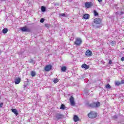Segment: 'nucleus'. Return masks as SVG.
I'll list each match as a JSON object with an SVG mask.
<instances>
[{"label": "nucleus", "instance_id": "obj_1", "mask_svg": "<svg viewBox=\"0 0 124 124\" xmlns=\"http://www.w3.org/2000/svg\"><path fill=\"white\" fill-rule=\"evenodd\" d=\"M88 117L90 119H95L97 117V113L94 111H90L88 114Z\"/></svg>", "mask_w": 124, "mask_h": 124}, {"label": "nucleus", "instance_id": "obj_2", "mask_svg": "<svg viewBox=\"0 0 124 124\" xmlns=\"http://www.w3.org/2000/svg\"><path fill=\"white\" fill-rule=\"evenodd\" d=\"M89 107H91V108H97L100 106V103L99 102H93L88 105Z\"/></svg>", "mask_w": 124, "mask_h": 124}, {"label": "nucleus", "instance_id": "obj_3", "mask_svg": "<svg viewBox=\"0 0 124 124\" xmlns=\"http://www.w3.org/2000/svg\"><path fill=\"white\" fill-rule=\"evenodd\" d=\"M82 43L83 41H82L81 38H77L74 42V44L75 45H76V46H80Z\"/></svg>", "mask_w": 124, "mask_h": 124}, {"label": "nucleus", "instance_id": "obj_4", "mask_svg": "<svg viewBox=\"0 0 124 124\" xmlns=\"http://www.w3.org/2000/svg\"><path fill=\"white\" fill-rule=\"evenodd\" d=\"M102 22V20L99 17H97L95 18L93 20V23H94V24H96V25H100Z\"/></svg>", "mask_w": 124, "mask_h": 124}, {"label": "nucleus", "instance_id": "obj_5", "mask_svg": "<svg viewBox=\"0 0 124 124\" xmlns=\"http://www.w3.org/2000/svg\"><path fill=\"white\" fill-rule=\"evenodd\" d=\"M52 66L51 64L46 65L44 68V70L46 72H49V71L52 70Z\"/></svg>", "mask_w": 124, "mask_h": 124}, {"label": "nucleus", "instance_id": "obj_6", "mask_svg": "<svg viewBox=\"0 0 124 124\" xmlns=\"http://www.w3.org/2000/svg\"><path fill=\"white\" fill-rule=\"evenodd\" d=\"M63 118V115L60 113H57L56 115V119L57 121H59V120H62Z\"/></svg>", "mask_w": 124, "mask_h": 124}, {"label": "nucleus", "instance_id": "obj_7", "mask_svg": "<svg viewBox=\"0 0 124 124\" xmlns=\"http://www.w3.org/2000/svg\"><path fill=\"white\" fill-rule=\"evenodd\" d=\"M22 31H26L27 32H30L31 29L27 28V27H22L20 29Z\"/></svg>", "mask_w": 124, "mask_h": 124}, {"label": "nucleus", "instance_id": "obj_8", "mask_svg": "<svg viewBox=\"0 0 124 124\" xmlns=\"http://www.w3.org/2000/svg\"><path fill=\"white\" fill-rule=\"evenodd\" d=\"M85 56L86 57H92L93 56V52L89 49L87 50L85 52Z\"/></svg>", "mask_w": 124, "mask_h": 124}, {"label": "nucleus", "instance_id": "obj_9", "mask_svg": "<svg viewBox=\"0 0 124 124\" xmlns=\"http://www.w3.org/2000/svg\"><path fill=\"white\" fill-rule=\"evenodd\" d=\"M85 5L86 8H90L93 6V3L92 2H86Z\"/></svg>", "mask_w": 124, "mask_h": 124}, {"label": "nucleus", "instance_id": "obj_10", "mask_svg": "<svg viewBox=\"0 0 124 124\" xmlns=\"http://www.w3.org/2000/svg\"><path fill=\"white\" fill-rule=\"evenodd\" d=\"M70 102L71 103V105L72 106H74L75 105V102H74V97L71 96L70 98Z\"/></svg>", "mask_w": 124, "mask_h": 124}, {"label": "nucleus", "instance_id": "obj_11", "mask_svg": "<svg viewBox=\"0 0 124 124\" xmlns=\"http://www.w3.org/2000/svg\"><path fill=\"white\" fill-rule=\"evenodd\" d=\"M73 120L75 123H77V122H79V121H80V119L78 116L74 115L73 117Z\"/></svg>", "mask_w": 124, "mask_h": 124}, {"label": "nucleus", "instance_id": "obj_12", "mask_svg": "<svg viewBox=\"0 0 124 124\" xmlns=\"http://www.w3.org/2000/svg\"><path fill=\"white\" fill-rule=\"evenodd\" d=\"M20 82H21V78H17L15 80V84L16 85H18V84H20Z\"/></svg>", "mask_w": 124, "mask_h": 124}, {"label": "nucleus", "instance_id": "obj_13", "mask_svg": "<svg viewBox=\"0 0 124 124\" xmlns=\"http://www.w3.org/2000/svg\"><path fill=\"white\" fill-rule=\"evenodd\" d=\"M82 68H84L85 70L89 69L90 68V66L87 65L86 63H84L81 65Z\"/></svg>", "mask_w": 124, "mask_h": 124}, {"label": "nucleus", "instance_id": "obj_14", "mask_svg": "<svg viewBox=\"0 0 124 124\" xmlns=\"http://www.w3.org/2000/svg\"><path fill=\"white\" fill-rule=\"evenodd\" d=\"M11 110L13 113H14L16 114V116H18V115H19V113L18 112V110H17V109L12 108Z\"/></svg>", "mask_w": 124, "mask_h": 124}, {"label": "nucleus", "instance_id": "obj_15", "mask_svg": "<svg viewBox=\"0 0 124 124\" xmlns=\"http://www.w3.org/2000/svg\"><path fill=\"white\" fill-rule=\"evenodd\" d=\"M83 18L85 20H87V19H90V15L88 14H85L83 15Z\"/></svg>", "mask_w": 124, "mask_h": 124}, {"label": "nucleus", "instance_id": "obj_16", "mask_svg": "<svg viewBox=\"0 0 124 124\" xmlns=\"http://www.w3.org/2000/svg\"><path fill=\"white\" fill-rule=\"evenodd\" d=\"M2 32L3 33H7V31H8V29H7V28H4L2 30Z\"/></svg>", "mask_w": 124, "mask_h": 124}, {"label": "nucleus", "instance_id": "obj_17", "mask_svg": "<svg viewBox=\"0 0 124 124\" xmlns=\"http://www.w3.org/2000/svg\"><path fill=\"white\" fill-rule=\"evenodd\" d=\"M61 70H62V72H65V71H66V66H62L61 68Z\"/></svg>", "mask_w": 124, "mask_h": 124}, {"label": "nucleus", "instance_id": "obj_18", "mask_svg": "<svg viewBox=\"0 0 124 124\" xmlns=\"http://www.w3.org/2000/svg\"><path fill=\"white\" fill-rule=\"evenodd\" d=\"M41 11L42 12H45L46 11V8L43 6H41Z\"/></svg>", "mask_w": 124, "mask_h": 124}, {"label": "nucleus", "instance_id": "obj_19", "mask_svg": "<svg viewBox=\"0 0 124 124\" xmlns=\"http://www.w3.org/2000/svg\"><path fill=\"white\" fill-rule=\"evenodd\" d=\"M60 109H62V110H64V109H65V106L63 104H62L60 107Z\"/></svg>", "mask_w": 124, "mask_h": 124}, {"label": "nucleus", "instance_id": "obj_20", "mask_svg": "<svg viewBox=\"0 0 124 124\" xmlns=\"http://www.w3.org/2000/svg\"><path fill=\"white\" fill-rule=\"evenodd\" d=\"M36 75V74L35 73V72L34 71L31 72V76H32V77H34V76H35Z\"/></svg>", "mask_w": 124, "mask_h": 124}, {"label": "nucleus", "instance_id": "obj_21", "mask_svg": "<svg viewBox=\"0 0 124 124\" xmlns=\"http://www.w3.org/2000/svg\"><path fill=\"white\" fill-rule=\"evenodd\" d=\"M53 82H54V84H57V83H58V82H59V79L58 78H54Z\"/></svg>", "mask_w": 124, "mask_h": 124}, {"label": "nucleus", "instance_id": "obj_22", "mask_svg": "<svg viewBox=\"0 0 124 124\" xmlns=\"http://www.w3.org/2000/svg\"><path fill=\"white\" fill-rule=\"evenodd\" d=\"M111 46H116V41H112L111 42Z\"/></svg>", "mask_w": 124, "mask_h": 124}, {"label": "nucleus", "instance_id": "obj_23", "mask_svg": "<svg viewBox=\"0 0 124 124\" xmlns=\"http://www.w3.org/2000/svg\"><path fill=\"white\" fill-rule=\"evenodd\" d=\"M105 87L106 89H111V85L109 84L106 85Z\"/></svg>", "mask_w": 124, "mask_h": 124}, {"label": "nucleus", "instance_id": "obj_24", "mask_svg": "<svg viewBox=\"0 0 124 124\" xmlns=\"http://www.w3.org/2000/svg\"><path fill=\"white\" fill-rule=\"evenodd\" d=\"M93 13H94V16H98V13H97V12H96V10L93 11Z\"/></svg>", "mask_w": 124, "mask_h": 124}, {"label": "nucleus", "instance_id": "obj_25", "mask_svg": "<svg viewBox=\"0 0 124 124\" xmlns=\"http://www.w3.org/2000/svg\"><path fill=\"white\" fill-rule=\"evenodd\" d=\"M115 85L116 86H120L121 85V82L120 81H115Z\"/></svg>", "mask_w": 124, "mask_h": 124}, {"label": "nucleus", "instance_id": "obj_26", "mask_svg": "<svg viewBox=\"0 0 124 124\" xmlns=\"http://www.w3.org/2000/svg\"><path fill=\"white\" fill-rule=\"evenodd\" d=\"M40 23H44V18H41L40 19Z\"/></svg>", "mask_w": 124, "mask_h": 124}, {"label": "nucleus", "instance_id": "obj_27", "mask_svg": "<svg viewBox=\"0 0 124 124\" xmlns=\"http://www.w3.org/2000/svg\"><path fill=\"white\" fill-rule=\"evenodd\" d=\"M45 26L46 28H49V27H50V25L48 24H46Z\"/></svg>", "mask_w": 124, "mask_h": 124}, {"label": "nucleus", "instance_id": "obj_28", "mask_svg": "<svg viewBox=\"0 0 124 124\" xmlns=\"http://www.w3.org/2000/svg\"><path fill=\"white\" fill-rule=\"evenodd\" d=\"M60 16H63V17H64V16H65V14L64 13H62L60 15Z\"/></svg>", "mask_w": 124, "mask_h": 124}, {"label": "nucleus", "instance_id": "obj_29", "mask_svg": "<svg viewBox=\"0 0 124 124\" xmlns=\"http://www.w3.org/2000/svg\"><path fill=\"white\" fill-rule=\"evenodd\" d=\"M108 63H109V64H112V60H109Z\"/></svg>", "mask_w": 124, "mask_h": 124}, {"label": "nucleus", "instance_id": "obj_30", "mask_svg": "<svg viewBox=\"0 0 124 124\" xmlns=\"http://www.w3.org/2000/svg\"><path fill=\"white\" fill-rule=\"evenodd\" d=\"M3 106V103H0V108H1Z\"/></svg>", "mask_w": 124, "mask_h": 124}, {"label": "nucleus", "instance_id": "obj_31", "mask_svg": "<svg viewBox=\"0 0 124 124\" xmlns=\"http://www.w3.org/2000/svg\"><path fill=\"white\" fill-rule=\"evenodd\" d=\"M120 83L121 84H124V80H121Z\"/></svg>", "mask_w": 124, "mask_h": 124}, {"label": "nucleus", "instance_id": "obj_32", "mask_svg": "<svg viewBox=\"0 0 124 124\" xmlns=\"http://www.w3.org/2000/svg\"><path fill=\"white\" fill-rule=\"evenodd\" d=\"M24 89H25V88H27V85L25 84L24 85Z\"/></svg>", "mask_w": 124, "mask_h": 124}, {"label": "nucleus", "instance_id": "obj_33", "mask_svg": "<svg viewBox=\"0 0 124 124\" xmlns=\"http://www.w3.org/2000/svg\"><path fill=\"white\" fill-rule=\"evenodd\" d=\"M98 1L99 2H101V1H102V0H98Z\"/></svg>", "mask_w": 124, "mask_h": 124}]
</instances>
